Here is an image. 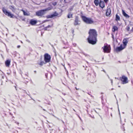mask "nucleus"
<instances>
[{"label":"nucleus","mask_w":133,"mask_h":133,"mask_svg":"<svg viewBox=\"0 0 133 133\" xmlns=\"http://www.w3.org/2000/svg\"><path fill=\"white\" fill-rule=\"evenodd\" d=\"M89 36L88 38V42L92 44H95L96 43L97 36V32L95 29H90L89 31Z\"/></svg>","instance_id":"obj_1"},{"label":"nucleus","mask_w":133,"mask_h":133,"mask_svg":"<svg viewBox=\"0 0 133 133\" xmlns=\"http://www.w3.org/2000/svg\"><path fill=\"white\" fill-rule=\"evenodd\" d=\"M82 19L83 21L86 24H91L94 23L93 19L91 18L83 16H82Z\"/></svg>","instance_id":"obj_2"},{"label":"nucleus","mask_w":133,"mask_h":133,"mask_svg":"<svg viewBox=\"0 0 133 133\" xmlns=\"http://www.w3.org/2000/svg\"><path fill=\"white\" fill-rule=\"evenodd\" d=\"M51 9V7H49L46 8L45 9L39 10L36 12V15L38 16H42L43 15L45 14V11L50 10Z\"/></svg>","instance_id":"obj_3"},{"label":"nucleus","mask_w":133,"mask_h":133,"mask_svg":"<svg viewBox=\"0 0 133 133\" xmlns=\"http://www.w3.org/2000/svg\"><path fill=\"white\" fill-rule=\"evenodd\" d=\"M2 10L3 13L6 15L11 18H14V17H15L17 18L16 17H15L13 14H11L10 12H8L4 8H2Z\"/></svg>","instance_id":"obj_4"},{"label":"nucleus","mask_w":133,"mask_h":133,"mask_svg":"<svg viewBox=\"0 0 133 133\" xmlns=\"http://www.w3.org/2000/svg\"><path fill=\"white\" fill-rule=\"evenodd\" d=\"M102 48L103 50V51L104 53H109L110 52V47L109 45H106L104 44L103 47H102Z\"/></svg>","instance_id":"obj_5"},{"label":"nucleus","mask_w":133,"mask_h":133,"mask_svg":"<svg viewBox=\"0 0 133 133\" xmlns=\"http://www.w3.org/2000/svg\"><path fill=\"white\" fill-rule=\"evenodd\" d=\"M44 59L45 63H49L51 60L50 56L47 53L45 54L44 55Z\"/></svg>","instance_id":"obj_6"},{"label":"nucleus","mask_w":133,"mask_h":133,"mask_svg":"<svg viewBox=\"0 0 133 133\" xmlns=\"http://www.w3.org/2000/svg\"><path fill=\"white\" fill-rule=\"evenodd\" d=\"M121 80L122 81V83L124 84L128 83V78L124 76H123L122 77H120Z\"/></svg>","instance_id":"obj_7"},{"label":"nucleus","mask_w":133,"mask_h":133,"mask_svg":"<svg viewBox=\"0 0 133 133\" xmlns=\"http://www.w3.org/2000/svg\"><path fill=\"white\" fill-rule=\"evenodd\" d=\"M80 21L78 20V17L76 16L75 17V19L74 23V25H79L80 24Z\"/></svg>","instance_id":"obj_8"},{"label":"nucleus","mask_w":133,"mask_h":133,"mask_svg":"<svg viewBox=\"0 0 133 133\" xmlns=\"http://www.w3.org/2000/svg\"><path fill=\"white\" fill-rule=\"evenodd\" d=\"M111 13V9L110 8L107 7V9L106 10V15L107 16H108L110 15Z\"/></svg>","instance_id":"obj_9"},{"label":"nucleus","mask_w":133,"mask_h":133,"mask_svg":"<svg viewBox=\"0 0 133 133\" xmlns=\"http://www.w3.org/2000/svg\"><path fill=\"white\" fill-rule=\"evenodd\" d=\"M125 47L123 46L122 45H121L119 47H117L116 49V50L117 51H119L124 49Z\"/></svg>","instance_id":"obj_10"},{"label":"nucleus","mask_w":133,"mask_h":133,"mask_svg":"<svg viewBox=\"0 0 133 133\" xmlns=\"http://www.w3.org/2000/svg\"><path fill=\"white\" fill-rule=\"evenodd\" d=\"M128 39L127 38H124L123 40V44L122 45H123V46H124L125 47L128 43Z\"/></svg>","instance_id":"obj_11"},{"label":"nucleus","mask_w":133,"mask_h":133,"mask_svg":"<svg viewBox=\"0 0 133 133\" xmlns=\"http://www.w3.org/2000/svg\"><path fill=\"white\" fill-rule=\"evenodd\" d=\"M99 6L102 8H103L105 7V4L103 1H100L99 3Z\"/></svg>","instance_id":"obj_12"},{"label":"nucleus","mask_w":133,"mask_h":133,"mask_svg":"<svg viewBox=\"0 0 133 133\" xmlns=\"http://www.w3.org/2000/svg\"><path fill=\"white\" fill-rule=\"evenodd\" d=\"M37 22V21L33 19H31L30 21V23L32 25H34L36 24Z\"/></svg>","instance_id":"obj_13"},{"label":"nucleus","mask_w":133,"mask_h":133,"mask_svg":"<svg viewBox=\"0 0 133 133\" xmlns=\"http://www.w3.org/2000/svg\"><path fill=\"white\" fill-rule=\"evenodd\" d=\"M21 11L23 12V14L25 16H29L30 15V13L28 12H25L24 10L23 9H22L21 10Z\"/></svg>","instance_id":"obj_14"},{"label":"nucleus","mask_w":133,"mask_h":133,"mask_svg":"<svg viewBox=\"0 0 133 133\" xmlns=\"http://www.w3.org/2000/svg\"><path fill=\"white\" fill-rule=\"evenodd\" d=\"M10 61L9 60H7L5 62V65H6V66L7 67L9 66L10 64Z\"/></svg>","instance_id":"obj_15"},{"label":"nucleus","mask_w":133,"mask_h":133,"mask_svg":"<svg viewBox=\"0 0 133 133\" xmlns=\"http://www.w3.org/2000/svg\"><path fill=\"white\" fill-rule=\"evenodd\" d=\"M73 14L71 12H69L67 15V17L68 18H72Z\"/></svg>","instance_id":"obj_16"},{"label":"nucleus","mask_w":133,"mask_h":133,"mask_svg":"<svg viewBox=\"0 0 133 133\" xmlns=\"http://www.w3.org/2000/svg\"><path fill=\"white\" fill-rule=\"evenodd\" d=\"M52 18L57 16L58 15V14L56 12H55L53 14L51 15Z\"/></svg>","instance_id":"obj_17"},{"label":"nucleus","mask_w":133,"mask_h":133,"mask_svg":"<svg viewBox=\"0 0 133 133\" xmlns=\"http://www.w3.org/2000/svg\"><path fill=\"white\" fill-rule=\"evenodd\" d=\"M122 13H123V15L125 17L127 18H129V16L128 14H127L123 10H122Z\"/></svg>","instance_id":"obj_18"},{"label":"nucleus","mask_w":133,"mask_h":133,"mask_svg":"<svg viewBox=\"0 0 133 133\" xmlns=\"http://www.w3.org/2000/svg\"><path fill=\"white\" fill-rule=\"evenodd\" d=\"M10 9H11L13 12H15L16 10V9L14 8V6H10Z\"/></svg>","instance_id":"obj_19"},{"label":"nucleus","mask_w":133,"mask_h":133,"mask_svg":"<svg viewBox=\"0 0 133 133\" xmlns=\"http://www.w3.org/2000/svg\"><path fill=\"white\" fill-rule=\"evenodd\" d=\"M101 1V0H100ZM100 1L99 0H95L94 1V3L96 6H98L99 4Z\"/></svg>","instance_id":"obj_20"},{"label":"nucleus","mask_w":133,"mask_h":133,"mask_svg":"<svg viewBox=\"0 0 133 133\" xmlns=\"http://www.w3.org/2000/svg\"><path fill=\"white\" fill-rule=\"evenodd\" d=\"M118 29V28L117 26H114L113 27L112 30L114 32L115 31L117 30Z\"/></svg>","instance_id":"obj_21"},{"label":"nucleus","mask_w":133,"mask_h":133,"mask_svg":"<svg viewBox=\"0 0 133 133\" xmlns=\"http://www.w3.org/2000/svg\"><path fill=\"white\" fill-rule=\"evenodd\" d=\"M46 63H45V62H44L43 61H41L40 63H38V64L41 66H42L44 64H45Z\"/></svg>","instance_id":"obj_22"},{"label":"nucleus","mask_w":133,"mask_h":133,"mask_svg":"<svg viewBox=\"0 0 133 133\" xmlns=\"http://www.w3.org/2000/svg\"><path fill=\"white\" fill-rule=\"evenodd\" d=\"M120 19V18L119 16H118L117 14L116 15V20L117 21H119Z\"/></svg>","instance_id":"obj_23"},{"label":"nucleus","mask_w":133,"mask_h":133,"mask_svg":"<svg viewBox=\"0 0 133 133\" xmlns=\"http://www.w3.org/2000/svg\"><path fill=\"white\" fill-rule=\"evenodd\" d=\"M53 26V24H52L51 25H48V26H46V27H45V30H47V29L48 28H51V27Z\"/></svg>","instance_id":"obj_24"},{"label":"nucleus","mask_w":133,"mask_h":133,"mask_svg":"<svg viewBox=\"0 0 133 133\" xmlns=\"http://www.w3.org/2000/svg\"><path fill=\"white\" fill-rule=\"evenodd\" d=\"M46 18H52V17H51V15H48V16H46Z\"/></svg>","instance_id":"obj_25"},{"label":"nucleus","mask_w":133,"mask_h":133,"mask_svg":"<svg viewBox=\"0 0 133 133\" xmlns=\"http://www.w3.org/2000/svg\"><path fill=\"white\" fill-rule=\"evenodd\" d=\"M73 9V8L72 7H71L69 9V11H72Z\"/></svg>","instance_id":"obj_26"},{"label":"nucleus","mask_w":133,"mask_h":133,"mask_svg":"<svg viewBox=\"0 0 133 133\" xmlns=\"http://www.w3.org/2000/svg\"><path fill=\"white\" fill-rule=\"evenodd\" d=\"M130 27L129 26H127V29L128 31H129V30Z\"/></svg>","instance_id":"obj_27"},{"label":"nucleus","mask_w":133,"mask_h":133,"mask_svg":"<svg viewBox=\"0 0 133 133\" xmlns=\"http://www.w3.org/2000/svg\"><path fill=\"white\" fill-rule=\"evenodd\" d=\"M48 21V20H44V21H43V23H44V22H46L47 21Z\"/></svg>","instance_id":"obj_28"},{"label":"nucleus","mask_w":133,"mask_h":133,"mask_svg":"<svg viewBox=\"0 0 133 133\" xmlns=\"http://www.w3.org/2000/svg\"><path fill=\"white\" fill-rule=\"evenodd\" d=\"M108 0H104V2L105 3H107V2H108Z\"/></svg>","instance_id":"obj_29"},{"label":"nucleus","mask_w":133,"mask_h":133,"mask_svg":"<svg viewBox=\"0 0 133 133\" xmlns=\"http://www.w3.org/2000/svg\"><path fill=\"white\" fill-rule=\"evenodd\" d=\"M110 81H111V84L112 85V83H113L112 80V79H110Z\"/></svg>","instance_id":"obj_30"},{"label":"nucleus","mask_w":133,"mask_h":133,"mask_svg":"<svg viewBox=\"0 0 133 133\" xmlns=\"http://www.w3.org/2000/svg\"><path fill=\"white\" fill-rule=\"evenodd\" d=\"M73 45L74 46H75L76 45V44L75 43L73 44Z\"/></svg>","instance_id":"obj_31"},{"label":"nucleus","mask_w":133,"mask_h":133,"mask_svg":"<svg viewBox=\"0 0 133 133\" xmlns=\"http://www.w3.org/2000/svg\"><path fill=\"white\" fill-rule=\"evenodd\" d=\"M20 47V46L19 45H18L17 46V47L18 48H19Z\"/></svg>","instance_id":"obj_32"},{"label":"nucleus","mask_w":133,"mask_h":133,"mask_svg":"<svg viewBox=\"0 0 133 133\" xmlns=\"http://www.w3.org/2000/svg\"><path fill=\"white\" fill-rule=\"evenodd\" d=\"M15 123H16L17 124H18H18H19V123H18V122H15Z\"/></svg>","instance_id":"obj_33"},{"label":"nucleus","mask_w":133,"mask_h":133,"mask_svg":"<svg viewBox=\"0 0 133 133\" xmlns=\"http://www.w3.org/2000/svg\"><path fill=\"white\" fill-rule=\"evenodd\" d=\"M79 118L80 119V120L81 121H82V119H81V117H79Z\"/></svg>","instance_id":"obj_34"},{"label":"nucleus","mask_w":133,"mask_h":133,"mask_svg":"<svg viewBox=\"0 0 133 133\" xmlns=\"http://www.w3.org/2000/svg\"><path fill=\"white\" fill-rule=\"evenodd\" d=\"M56 3H54V4H53L54 5H56Z\"/></svg>","instance_id":"obj_35"},{"label":"nucleus","mask_w":133,"mask_h":133,"mask_svg":"<svg viewBox=\"0 0 133 133\" xmlns=\"http://www.w3.org/2000/svg\"><path fill=\"white\" fill-rule=\"evenodd\" d=\"M112 38H113V39H114V38L113 35H112Z\"/></svg>","instance_id":"obj_36"},{"label":"nucleus","mask_w":133,"mask_h":133,"mask_svg":"<svg viewBox=\"0 0 133 133\" xmlns=\"http://www.w3.org/2000/svg\"><path fill=\"white\" fill-rule=\"evenodd\" d=\"M103 71L105 73H106V72L105 70H103Z\"/></svg>","instance_id":"obj_37"},{"label":"nucleus","mask_w":133,"mask_h":133,"mask_svg":"<svg viewBox=\"0 0 133 133\" xmlns=\"http://www.w3.org/2000/svg\"><path fill=\"white\" fill-rule=\"evenodd\" d=\"M45 76H46V78H47V75L46 74H45Z\"/></svg>","instance_id":"obj_38"},{"label":"nucleus","mask_w":133,"mask_h":133,"mask_svg":"<svg viewBox=\"0 0 133 133\" xmlns=\"http://www.w3.org/2000/svg\"><path fill=\"white\" fill-rule=\"evenodd\" d=\"M64 95H65L66 94H64L63 93H62Z\"/></svg>","instance_id":"obj_39"},{"label":"nucleus","mask_w":133,"mask_h":133,"mask_svg":"<svg viewBox=\"0 0 133 133\" xmlns=\"http://www.w3.org/2000/svg\"><path fill=\"white\" fill-rule=\"evenodd\" d=\"M74 32V30H72V32L73 34V33Z\"/></svg>","instance_id":"obj_40"},{"label":"nucleus","mask_w":133,"mask_h":133,"mask_svg":"<svg viewBox=\"0 0 133 133\" xmlns=\"http://www.w3.org/2000/svg\"><path fill=\"white\" fill-rule=\"evenodd\" d=\"M75 88H76V90H78V89H77V88H76V87H75Z\"/></svg>","instance_id":"obj_41"},{"label":"nucleus","mask_w":133,"mask_h":133,"mask_svg":"<svg viewBox=\"0 0 133 133\" xmlns=\"http://www.w3.org/2000/svg\"><path fill=\"white\" fill-rule=\"evenodd\" d=\"M107 75L108 76V78H109V76L108 75Z\"/></svg>","instance_id":"obj_42"},{"label":"nucleus","mask_w":133,"mask_h":133,"mask_svg":"<svg viewBox=\"0 0 133 133\" xmlns=\"http://www.w3.org/2000/svg\"><path fill=\"white\" fill-rule=\"evenodd\" d=\"M15 88H16V90H17L16 88V86L15 87Z\"/></svg>","instance_id":"obj_43"},{"label":"nucleus","mask_w":133,"mask_h":133,"mask_svg":"<svg viewBox=\"0 0 133 133\" xmlns=\"http://www.w3.org/2000/svg\"><path fill=\"white\" fill-rule=\"evenodd\" d=\"M62 121L63 123H64V122L63 121Z\"/></svg>","instance_id":"obj_44"},{"label":"nucleus","mask_w":133,"mask_h":133,"mask_svg":"<svg viewBox=\"0 0 133 133\" xmlns=\"http://www.w3.org/2000/svg\"><path fill=\"white\" fill-rule=\"evenodd\" d=\"M43 110L44 111H45V110L44 109H43Z\"/></svg>","instance_id":"obj_45"},{"label":"nucleus","mask_w":133,"mask_h":133,"mask_svg":"<svg viewBox=\"0 0 133 133\" xmlns=\"http://www.w3.org/2000/svg\"><path fill=\"white\" fill-rule=\"evenodd\" d=\"M118 87H120V86H118Z\"/></svg>","instance_id":"obj_46"},{"label":"nucleus","mask_w":133,"mask_h":133,"mask_svg":"<svg viewBox=\"0 0 133 133\" xmlns=\"http://www.w3.org/2000/svg\"><path fill=\"white\" fill-rule=\"evenodd\" d=\"M23 20V21H24V19H23V20Z\"/></svg>","instance_id":"obj_47"},{"label":"nucleus","mask_w":133,"mask_h":133,"mask_svg":"<svg viewBox=\"0 0 133 133\" xmlns=\"http://www.w3.org/2000/svg\"><path fill=\"white\" fill-rule=\"evenodd\" d=\"M113 88H112V90H113Z\"/></svg>","instance_id":"obj_48"},{"label":"nucleus","mask_w":133,"mask_h":133,"mask_svg":"<svg viewBox=\"0 0 133 133\" xmlns=\"http://www.w3.org/2000/svg\"><path fill=\"white\" fill-rule=\"evenodd\" d=\"M74 111H75V110L74 109Z\"/></svg>","instance_id":"obj_49"}]
</instances>
